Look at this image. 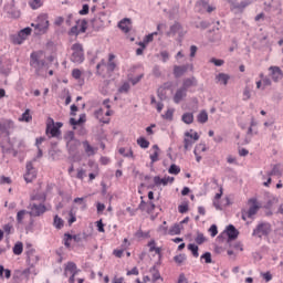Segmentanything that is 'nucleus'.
<instances>
[{
	"mask_svg": "<svg viewBox=\"0 0 283 283\" xmlns=\"http://www.w3.org/2000/svg\"><path fill=\"white\" fill-rule=\"evenodd\" d=\"M3 273H4V277L7 280H10L12 272L9 269L3 268V265H0V279L3 280Z\"/></svg>",
	"mask_w": 283,
	"mask_h": 283,
	"instance_id": "nucleus-36",
	"label": "nucleus"
},
{
	"mask_svg": "<svg viewBox=\"0 0 283 283\" xmlns=\"http://www.w3.org/2000/svg\"><path fill=\"white\" fill-rule=\"evenodd\" d=\"M3 231H4L6 235H10V234L14 233V227H12V223H7L3 226Z\"/></svg>",
	"mask_w": 283,
	"mask_h": 283,
	"instance_id": "nucleus-47",
	"label": "nucleus"
},
{
	"mask_svg": "<svg viewBox=\"0 0 283 283\" xmlns=\"http://www.w3.org/2000/svg\"><path fill=\"white\" fill-rule=\"evenodd\" d=\"M45 134L46 136L51 134V138H59V136H61V129L56 128L54 118L52 117L48 118Z\"/></svg>",
	"mask_w": 283,
	"mask_h": 283,
	"instance_id": "nucleus-10",
	"label": "nucleus"
},
{
	"mask_svg": "<svg viewBox=\"0 0 283 283\" xmlns=\"http://www.w3.org/2000/svg\"><path fill=\"white\" fill-rule=\"evenodd\" d=\"M178 283H189L187 280V276H185V273H181L178 279Z\"/></svg>",
	"mask_w": 283,
	"mask_h": 283,
	"instance_id": "nucleus-64",
	"label": "nucleus"
},
{
	"mask_svg": "<svg viewBox=\"0 0 283 283\" xmlns=\"http://www.w3.org/2000/svg\"><path fill=\"white\" fill-rule=\"evenodd\" d=\"M70 140L66 143V147L70 154H76L81 145V140L74 138V132L69 133Z\"/></svg>",
	"mask_w": 283,
	"mask_h": 283,
	"instance_id": "nucleus-11",
	"label": "nucleus"
},
{
	"mask_svg": "<svg viewBox=\"0 0 283 283\" xmlns=\"http://www.w3.org/2000/svg\"><path fill=\"white\" fill-rule=\"evenodd\" d=\"M189 71V65H175L174 66V76L175 78H180V76H185L187 72Z\"/></svg>",
	"mask_w": 283,
	"mask_h": 283,
	"instance_id": "nucleus-17",
	"label": "nucleus"
},
{
	"mask_svg": "<svg viewBox=\"0 0 283 283\" xmlns=\"http://www.w3.org/2000/svg\"><path fill=\"white\" fill-rule=\"evenodd\" d=\"M197 120L198 123H200L201 125H205V123H207V120H209V114L207 113V111H201L198 116H197Z\"/></svg>",
	"mask_w": 283,
	"mask_h": 283,
	"instance_id": "nucleus-30",
	"label": "nucleus"
},
{
	"mask_svg": "<svg viewBox=\"0 0 283 283\" xmlns=\"http://www.w3.org/2000/svg\"><path fill=\"white\" fill-rule=\"evenodd\" d=\"M31 200L33 202H38V203H42L43 205V202H45V200H46V197H45V195H35V196L31 197Z\"/></svg>",
	"mask_w": 283,
	"mask_h": 283,
	"instance_id": "nucleus-43",
	"label": "nucleus"
},
{
	"mask_svg": "<svg viewBox=\"0 0 283 283\" xmlns=\"http://www.w3.org/2000/svg\"><path fill=\"white\" fill-rule=\"evenodd\" d=\"M181 30H182V24H180V22H175L166 34L168 36H176V34L180 33Z\"/></svg>",
	"mask_w": 283,
	"mask_h": 283,
	"instance_id": "nucleus-25",
	"label": "nucleus"
},
{
	"mask_svg": "<svg viewBox=\"0 0 283 283\" xmlns=\"http://www.w3.org/2000/svg\"><path fill=\"white\" fill-rule=\"evenodd\" d=\"M168 174H172L174 176H178V174H180V168L176 164H172V165H170V167L168 169Z\"/></svg>",
	"mask_w": 283,
	"mask_h": 283,
	"instance_id": "nucleus-45",
	"label": "nucleus"
},
{
	"mask_svg": "<svg viewBox=\"0 0 283 283\" xmlns=\"http://www.w3.org/2000/svg\"><path fill=\"white\" fill-rule=\"evenodd\" d=\"M187 98V91L182 87H179L174 97H172V101L174 103H176V105L182 103V99Z\"/></svg>",
	"mask_w": 283,
	"mask_h": 283,
	"instance_id": "nucleus-18",
	"label": "nucleus"
},
{
	"mask_svg": "<svg viewBox=\"0 0 283 283\" xmlns=\"http://www.w3.org/2000/svg\"><path fill=\"white\" fill-rule=\"evenodd\" d=\"M226 232L229 241L238 240V235H240V231H238L233 224H229L226 229Z\"/></svg>",
	"mask_w": 283,
	"mask_h": 283,
	"instance_id": "nucleus-19",
	"label": "nucleus"
},
{
	"mask_svg": "<svg viewBox=\"0 0 283 283\" xmlns=\"http://www.w3.org/2000/svg\"><path fill=\"white\" fill-rule=\"evenodd\" d=\"M250 4H251V1H250V0H243V1H241L240 3H237V4L234 6V8H235V10L242 11V10H244V8L249 7Z\"/></svg>",
	"mask_w": 283,
	"mask_h": 283,
	"instance_id": "nucleus-41",
	"label": "nucleus"
},
{
	"mask_svg": "<svg viewBox=\"0 0 283 283\" xmlns=\"http://www.w3.org/2000/svg\"><path fill=\"white\" fill-rule=\"evenodd\" d=\"M78 14L85 17V14H90V4H83L82 10L78 11Z\"/></svg>",
	"mask_w": 283,
	"mask_h": 283,
	"instance_id": "nucleus-59",
	"label": "nucleus"
},
{
	"mask_svg": "<svg viewBox=\"0 0 283 283\" xmlns=\"http://www.w3.org/2000/svg\"><path fill=\"white\" fill-rule=\"evenodd\" d=\"M249 209L241 210L242 220L247 221V218L253 219V216H258L260 209H262V205L258 201V198H250L248 200Z\"/></svg>",
	"mask_w": 283,
	"mask_h": 283,
	"instance_id": "nucleus-3",
	"label": "nucleus"
},
{
	"mask_svg": "<svg viewBox=\"0 0 283 283\" xmlns=\"http://www.w3.org/2000/svg\"><path fill=\"white\" fill-rule=\"evenodd\" d=\"M206 240H207V239L205 238V234L198 233L197 237H196V239H195V242H196L197 244H205Z\"/></svg>",
	"mask_w": 283,
	"mask_h": 283,
	"instance_id": "nucleus-53",
	"label": "nucleus"
},
{
	"mask_svg": "<svg viewBox=\"0 0 283 283\" xmlns=\"http://www.w3.org/2000/svg\"><path fill=\"white\" fill-rule=\"evenodd\" d=\"M129 25H132V20L129 18H124L118 23V28L120 29L122 32H125V34L129 32L130 30Z\"/></svg>",
	"mask_w": 283,
	"mask_h": 283,
	"instance_id": "nucleus-22",
	"label": "nucleus"
},
{
	"mask_svg": "<svg viewBox=\"0 0 283 283\" xmlns=\"http://www.w3.org/2000/svg\"><path fill=\"white\" fill-rule=\"evenodd\" d=\"M196 140H200V135L198 133H193V135L189 132L185 133V139H184V149L185 151H189L191 147H193V144Z\"/></svg>",
	"mask_w": 283,
	"mask_h": 283,
	"instance_id": "nucleus-9",
	"label": "nucleus"
},
{
	"mask_svg": "<svg viewBox=\"0 0 283 283\" xmlns=\"http://www.w3.org/2000/svg\"><path fill=\"white\" fill-rule=\"evenodd\" d=\"M249 98H251V88L245 86L243 91V101H249Z\"/></svg>",
	"mask_w": 283,
	"mask_h": 283,
	"instance_id": "nucleus-58",
	"label": "nucleus"
},
{
	"mask_svg": "<svg viewBox=\"0 0 283 283\" xmlns=\"http://www.w3.org/2000/svg\"><path fill=\"white\" fill-rule=\"evenodd\" d=\"M268 180L265 182H263L264 187H269L272 182L271 176H275V169H273L272 171L268 172Z\"/></svg>",
	"mask_w": 283,
	"mask_h": 283,
	"instance_id": "nucleus-60",
	"label": "nucleus"
},
{
	"mask_svg": "<svg viewBox=\"0 0 283 283\" xmlns=\"http://www.w3.org/2000/svg\"><path fill=\"white\" fill-rule=\"evenodd\" d=\"M188 251H191L193 258H198L200 255V253H198V245H196L195 243L188 244Z\"/></svg>",
	"mask_w": 283,
	"mask_h": 283,
	"instance_id": "nucleus-42",
	"label": "nucleus"
},
{
	"mask_svg": "<svg viewBox=\"0 0 283 283\" xmlns=\"http://www.w3.org/2000/svg\"><path fill=\"white\" fill-rule=\"evenodd\" d=\"M210 23L208 21H201L199 24L196 25V28L201 30H207L209 28Z\"/></svg>",
	"mask_w": 283,
	"mask_h": 283,
	"instance_id": "nucleus-63",
	"label": "nucleus"
},
{
	"mask_svg": "<svg viewBox=\"0 0 283 283\" xmlns=\"http://www.w3.org/2000/svg\"><path fill=\"white\" fill-rule=\"evenodd\" d=\"M182 231V226L180 223H175L168 231L169 235H180Z\"/></svg>",
	"mask_w": 283,
	"mask_h": 283,
	"instance_id": "nucleus-29",
	"label": "nucleus"
},
{
	"mask_svg": "<svg viewBox=\"0 0 283 283\" xmlns=\"http://www.w3.org/2000/svg\"><path fill=\"white\" fill-rule=\"evenodd\" d=\"M119 94H127L129 92V83H124L119 88H118Z\"/></svg>",
	"mask_w": 283,
	"mask_h": 283,
	"instance_id": "nucleus-56",
	"label": "nucleus"
},
{
	"mask_svg": "<svg viewBox=\"0 0 283 283\" xmlns=\"http://www.w3.org/2000/svg\"><path fill=\"white\" fill-rule=\"evenodd\" d=\"M63 241H64V247L66 249H70V247H72V243H70V242H72V234L65 233Z\"/></svg>",
	"mask_w": 283,
	"mask_h": 283,
	"instance_id": "nucleus-46",
	"label": "nucleus"
},
{
	"mask_svg": "<svg viewBox=\"0 0 283 283\" xmlns=\"http://www.w3.org/2000/svg\"><path fill=\"white\" fill-rule=\"evenodd\" d=\"M135 238H138V240L147 239V238H149V232H144L143 230H138L135 233Z\"/></svg>",
	"mask_w": 283,
	"mask_h": 283,
	"instance_id": "nucleus-48",
	"label": "nucleus"
},
{
	"mask_svg": "<svg viewBox=\"0 0 283 283\" xmlns=\"http://www.w3.org/2000/svg\"><path fill=\"white\" fill-rule=\"evenodd\" d=\"M114 59H116V55L111 53L108 55V63L106 64L105 60H102L97 65H96V74L98 76H102V78H107L114 70H116V63L114 62Z\"/></svg>",
	"mask_w": 283,
	"mask_h": 283,
	"instance_id": "nucleus-2",
	"label": "nucleus"
},
{
	"mask_svg": "<svg viewBox=\"0 0 283 283\" xmlns=\"http://www.w3.org/2000/svg\"><path fill=\"white\" fill-rule=\"evenodd\" d=\"M179 213H187L189 211V203H182L178 206Z\"/></svg>",
	"mask_w": 283,
	"mask_h": 283,
	"instance_id": "nucleus-55",
	"label": "nucleus"
},
{
	"mask_svg": "<svg viewBox=\"0 0 283 283\" xmlns=\"http://www.w3.org/2000/svg\"><path fill=\"white\" fill-rule=\"evenodd\" d=\"M27 172L24 174L25 182H32L36 180V168H34V164L32 161H28L25 166Z\"/></svg>",
	"mask_w": 283,
	"mask_h": 283,
	"instance_id": "nucleus-12",
	"label": "nucleus"
},
{
	"mask_svg": "<svg viewBox=\"0 0 283 283\" xmlns=\"http://www.w3.org/2000/svg\"><path fill=\"white\" fill-rule=\"evenodd\" d=\"M153 74L156 78H160L163 76V72L160 71V67L158 65H155L153 67Z\"/></svg>",
	"mask_w": 283,
	"mask_h": 283,
	"instance_id": "nucleus-54",
	"label": "nucleus"
},
{
	"mask_svg": "<svg viewBox=\"0 0 283 283\" xmlns=\"http://www.w3.org/2000/svg\"><path fill=\"white\" fill-rule=\"evenodd\" d=\"M174 262L177 264V266H182V264H185V262H187V254L175 255Z\"/></svg>",
	"mask_w": 283,
	"mask_h": 283,
	"instance_id": "nucleus-31",
	"label": "nucleus"
},
{
	"mask_svg": "<svg viewBox=\"0 0 283 283\" xmlns=\"http://www.w3.org/2000/svg\"><path fill=\"white\" fill-rule=\"evenodd\" d=\"M25 255H27V264H29L31 269H34V266L39 264V256L36 254V250L32 248V244L30 243L27 244Z\"/></svg>",
	"mask_w": 283,
	"mask_h": 283,
	"instance_id": "nucleus-6",
	"label": "nucleus"
},
{
	"mask_svg": "<svg viewBox=\"0 0 283 283\" xmlns=\"http://www.w3.org/2000/svg\"><path fill=\"white\" fill-rule=\"evenodd\" d=\"M53 227H55V229H63V219H61L59 214H55L54 217Z\"/></svg>",
	"mask_w": 283,
	"mask_h": 283,
	"instance_id": "nucleus-39",
	"label": "nucleus"
},
{
	"mask_svg": "<svg viewBox=\"0 0 283 283\" xmlns=\"http://www.w3.org/2000/svg\"><path fill=\"white\" fill-rule=\"evenodd\" d=\"M32 28H35L40 34H45L48 32V28H50V21L48 20V14H41L38 17V23L31 24Z\"/></svg>",
	"mask_w": 283,
	"mask_h": 283,
	"instance_id": "nucleus-8",
	"label": "nucleus"
},
{
	"mask_svg": "<svg viewBox=\"0 0 283 283\" xmlns=\"http://www.w3.org/2000/svg\"><path fill=\"white\" fill-rule=\"evenodd\" d=\"M200 260H205L206 264H211V262H213V260L211 259V252H205Z\"/></svg>",
	"mask_w": 283,
	"mask_h": 283,
	"instance_id": "nucleus-49",
	"label": "nucleus"
},
{
	"mask_svg": "<svg viewBox=\"0 0 283 283\" xmlns=\"http://www.w3.org/2000/svg\"><path fill=\"white\" fill-rule=\"evenodd\" d=\"M4 10L9 14V17H11V19H19V17H21V11L14 9V6L12 4L6 6Z\"/></svg>",
	"mask_w": 283,
	"mask_h": 283,
	"instance_id": "nucleus-24",
	"label": "nucleus"
},
{
	"mask_svg": "<svg viewBox=\"0 0 283 283\" xmlns=\"http://www.w3.org/2000/svg\"><path fill=\"white\" fill-rule=\"evenodd\" d=\"M161 61L163 63H167L169 61V52L167 51H161L160 52Z\"/></svg>",
	"mask_w": 283,
	"mask_h": 283,
	"instance_id": "nucleus-62",
	"label": "nucleus"
},
{
	"mask_svg": "<svg viewBox=\"0 0 283 283\" xmlns=\"http://www.w3.org/2000/svg\"><path fill=\"white\" fill-rule=\"evenodd\" d=\"M20 123H30L32 120V116L30 115V109L27 108L22 116L19 118Z\"/></svg>",
	"mask_w": 283,
	"mask_h": 283,
	"instance_id": "nucleus-34",
	"label": "nucleus"
},
{
	"mask_svg": "<svg viewBox=\"0 0 283 283\" xmlns=\"http://www.w3.org/2000/svg\"><path fill=\"white\" fill-rule=\"evenodd\" d=\"M175 178L174 177H164L160 178V176H155L154 177V184L156 187H160L163 185L164 187H167L169 184H174Z\"/></svg>",
	"mask_w": 283,
	"mask_h": 283,
	"instance_id": "nucleus-16",
	"label": "nucleus"
},
{
	"mask_svg": "<svg viewBox=\"0 0 283 283\" xmlns=\"http://www.w3.org/2000/svg\"><path fill=\"white\" fill-rule=\"evenodd\" d=\"M210 63H213L216 67H222L224 65V60H218L216 57L210 59Z\"/></svg>",
	"mask_w": 283,
	"mask_h": 283,
	"instance_id": "nucleus-52",
	"label": "nucleus"
},
{
	"mask_svg": "<svg viewBox=\"0 0 283 283\" xmlns=\"http://www.w3.org/2000/svg\"><path fill=\"white\" fill-rule=\"evenodd\" d=\"M104 111L103 108H98L94 112V117L99 120L101 123H103L104 125H109V118H105L103 116Z\"/></svg>",
	"mask_w": 283,
	"mask_h": 283,
	"instance_id": "nucleus-26",
	"label": "nucleus"
},
{
	"mask_svg": "<svg viewBox=\"0 0 283 283\" xmlns=\"http://www.w3.org/2000/svg\"><path fill=\"white\" fill-rule=\"evenodd\" d=\"M12 127H14V122H12L11 119L4 123H0V132L1 134H6L7 136H10V129H12Z\"/></svg>",
	"mask_w": 283,
	"mask_h": 283,
	"instance_id": "nucleus-20",
	"label": "nucleus"
},
{
	"mask_svg": "<svg viewBox=\"0 0 283 283\" xmlns=\"http://www.w3.org/2000/svg\"><path fill=\"white\" fill-rule=\"evenodd\" d=\"M209 232H210V234H211V238H216V235H218V226L212 224V226L209 228Z\"/></svg>",
	"mask_w": 283,
	"mask_h": 283,
	"instance_id": "nucleus-61",
	"label": "nucleus"
},
{
	"mask_svg": "<svg viewBox=\"0 0 283 283\" xmlns=\"http://www.w3.org/2000/svg\"><path fill=\"white\" fill-rule=\"evenodd\" d=\"M157 96L160 101H167V92L165 91V88L159 87L157 90Z\"/></svg>",
	"mask_w": 283,
	"mask_h": 283,
	"instance_id": "nucleus-44",
	"label": "nucleus"
},
{
	"mask_svg": "<svg viewBox=\"0 0 283 283\" xmlns=\"http://www.w3.org/2000/svg\"><path fill=\"white\" fill-rule=\"evenodd\" d=\"M269 72L274 83H279L280 81H282L283 72L279 66H270Z\"/></svg>",
	"mask_w": 283,
	"mask_h": 283,
	"instance_id": "nucleus-15",
	"label": "nucleus"
},
{
	"mask_svg": "<svg viewBox=\"0 0 283 283\" xmlns=\"http://www.w3.org/2000/svg\"><path fill=\"white\" fill-rule=\"evenodd\" d=\"M72 76H73V78L78 81V78H81V76H83V72H81V70H78V69H73Z\"/></svg>",
	"mask_w": 283,
	"mask_h": 283,
	"instance_id": "nucleus-57",
	"label": "nucleus"
},
{
	"mask_svg": "<svg viewBox=\"0 0 283 283\" xmlns=\"http://www.w3.org/2000/svg\"><path fill=\"white\" fill-rule=\"evenodd\" d=\"M196 85H198V80L192 76L184 80L181 88L186 90L187 92L189 87H196Z\"/></svg>",
	"mask_w": 283,
	"mask_h": 283,
	"instance_id": "nucleus-23",
	"label": "nucleus"
},
{
	"mask_svg": "<svg viewBox=\"0 0 283 283\" xmlns=\"http://www.w3.org/2000/svg\"><path fill=\"white\" fill-rule=\"evenodd\" d=\"M25 213H28L27 210H20L17 213V222L18 224H21V222H23V219L25 218Z\"/></svg>",
	"mask_w": 283,
	"mask_h": 283,
	"instance_id": "nucleus-50",
	"label": "nucleus"
},
{
	"mask_svg": "<svg viewBox=\"0 0 283 283\" xmlns=\"http://www.w3.org/2000/svg\"><path fill=\"white\" fill-rule=\"evenodd\" d=\"M271 223L260 222L252 232L255 238H266L271 234Z\"/></svg>",
	"mask_w": 283,
	"mask_h": 283,
	"instance_id": "nucleus-5",
	"label": "nucleus"
},
{
	"mask_svg": "<svg viewBox=\"0 0 283 283\" xmlns=\"http://www.w3.org/2000/svg\"><path fill=\"white\" fill-rule=\"evenodd\" d=\"M137 145L142 147V149H148L149 148V140H147L145 137H139L137 139Z\"/></svg>",
	"mask_w": 283,
	"mask_h": 283,
	"instance_id": "nucleus-37",
	"label": "nucleus"
},
{
	"mask_svg": "<svg viewBox=\"0 0 283 283\" xmlns=\"http://www.w3.org/2000/svg\"><path fill=\"white\" fill-rule=\"evenodd\" d=\"M83 147H84V151L87 156H94L96 154V150L94 149V147H92V145H90V142L84 140L82 143Z\"/></svg>",
	"mask_w": 283,
	"mask_h": 283,
	"instance_id": "nucleus-28",
	"label": "nucleus"
},
{
	"mask_svg": "<svg viewBox=\"0 0 283 283\" xmlns=\"http://www.w3.org/2000/svg\"><path fill=\"white\" fill-rule=\"evenodd\" d=\"M14 255H21L23 253V242H17L13 247Z\"/></svg>",
	"mask_w": 283,
	"mask_h": 283,
	"instance_id": "nucleus-38",
	"label": "nucleus"
},
{
	"mask_svg": "<svg viewBox=\"0 0 283 283\" xmlns=\"http://www.w3.org/2000/svg\"><path fill=\"white\" fill-rule=\"evenodd\" d=\"M91 23H92L93 30H96V31L101 30V28H103V25H105V22H103V20L98 17L93 18L91 20Z\"/></svg>",
	"mask_w": 283,
	"mask_h": 283,
	"instance_id": "nucleus-27",
	"label": "nucleus"
},
{
	"mask_svg": "<svg viewBox=\"0 0 283 283\" xmlns=\"http://www.w3.org/2000/svg\"><path fill=\"white\" fill-rule=\"evenodd\" d=\"M166 120H174V108H168L164 115Z\"/></svg>",
	"mask_w": 283,
	"mask_h": 283,
	"instance_id": "nucleus-51",
	"label": "nucleus"
},
{
	"mask_svg": "<svg viewBox=\"0 0 283 283\" xmlns=\"http://www.w3.org/2000/svg\"><path fill=\"white\" fill-rule=\"evenodd\" d=\"M29 6L32 10H39L43 6V0H29Z\"/></svg>",
	"mask_w": 283,
	"mask_h": 283,
	"instance_id": "nucleus-35",
	"label": "nucleus"
},
{
	"mask_svg": "<svg viewBox=\"0 0 283 283\" xmlns=\"http://www.w3.org/2000/svg\"><path fill=\"white\" fill-rule=\"evenodd\" d=\"M231 80V75L227 73H219L216 75V83H219L220 85H229V81Z\"/></svg>",
	"mask_w": 283,
	"mask_h": 283,
	"instance_id": "nucleus-21",
	"label": "nucleus"
},
{
	"mask_svg": "<svg viewBox=\"0 0 283 283\" xmlns=\"http://www.w3.org/2000/svg\"><path fill=\"white\" fill-rule=\"evenodd\" d=\"M85 32H87V20H82L80 29L78 25H74L69 31V34L70 36H78L80 34H85Z\"/></svg>",
	"mask_w": 283,
	"mask_h": 283,
	"instance_id": "nucleus-13",
	"label": "nucleus"
},
{
	"mask_svg": "<svg viewBox=\"0 0 283 283\" xmlns=\"http://www.w3.org/2000/svg\"><path fill=\"white\" fill-rule=\"evenodd\" d=\"M118 151L120 156H124V158H134V150H132V148L127 150L125 147H122Z\"/></svg>",
	"mask_w": 283,
	"mask_h": 283,
	"instance_id": "nucleus-33",
	"label": "nucleus"
},
{
	"mask_svg": "<svg viewBox=\"0 0 283 283\" xmlns=\"http://www.w3.org/2000/svg\"><path fill=\"white\" fill-rule=\"evenodd\" d=\"M153 149H155L154 154L150 155L151 163H158V151H160V148L158 145H154Z\"/></svg>",
	"mask_w": 283,
	"mask_h": 283,
	"instance_id": "nucleus-40",
	"label": "nucleus"
},
{
	"mask_svg": "<svg viewBox=\"0 0 283 283\" xmlns=\"http://www.w3.org/2000/svg\"><path fill=\"white\" fill-rule=\"evenodd\" d=\"M196 8H198L199 12H208L209 14H211V12H213L216 10V7L210 6L209 1H207V0L197 1Z\"/></svg>",
	"mask_w": 283,
	"mask_h": 283,
	"instance_id": "nucleus-14",
	"label": "nucleus"
},
{
	"mask_svg": "<svg viewBox=\"0 0 283 283\" xmlns=\"http://www.w3.org/2000/svg\"><path fill=\"white\" fill-rule=\"evenodd\" d=\"M29 214L32 216V218H39L43 216L48 211V207H45V203H39V202H31L29 205Z\"/></svg>",
	"mask_w": 283,
	"mask_h": 283,
	"instance_id": "nucleus-7",
	"label": "nucleus"
},
{
	"mask_svg": "<svg viewBox=\"0 0 283 283\" xmlns=\"http://www.w3.org/2000/svg\"><path fill=\"white\" fill-rule=\"evenodd\" d=\"M181 120L186 125H191V123H193V113H184L181 116Z\"/></svg>",
	"mask_w": 283,
	"mask_h": 283,
	"instance_id": "nucleus-32",
	"label": "nucleus"
},
{
	"mask_svg": "<svg viewBox=\"0 0 283 283\" xmlns=\"http://www.w3.org/2000/svg\"><path fill=\"white\" fill-rule=\"evenodd\" d=\"M30 66L34 70L36 76H41L44 70H48V62L43 59L42 51L32 52L30 55Z\"/></svg>",
	"mask_w": 283,
	"mask_h": 283,
	"instance_id": "nucleus-1",
	"label": "nucleus"
},
{
	"mask_svg": "<svg viewBox=\"0 0 283 283\" xmlns=\"http://www.w3.org/2000/svg\"><path fill=\"white\" fill-rule=\"evenodd\" d=\"M71 50L73 53L71 54L70 61L72 63H75L76 65H81V63L85 61V52L83 50V44L74 43L71 46Z\"/></svg>",
	"mask_w": 283,
	"mask_h": 283,
	"instance_id": "nucleus-4",
	"label": "nucleus"
}]
</instances>
